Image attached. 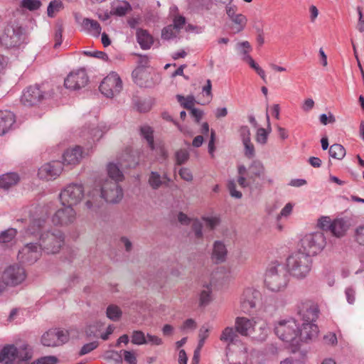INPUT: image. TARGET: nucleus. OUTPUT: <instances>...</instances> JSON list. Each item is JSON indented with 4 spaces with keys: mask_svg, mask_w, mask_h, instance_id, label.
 Wrapping results in <instances>:
<instances>
[{
    "mask_svg": "<svg viewBox=\"0 0 364 364\" xmlns=\"http://www.w3.org/2000/svg\"><path fill=\"white\" fill-rule=\"evenodd\" d=\"M53 210V203L40 204L34 207L30 212L29 225L26 230L28 236L38 238L42 250L48 254L58 252L65 242V235L61 230L53 229L44 231Z\"/></svg>",
    "mask_w": 364,
    "mask_h": 364,
    "instance_id": "1",
    "label": "nucleus"
},
{
    "mask_svg": "<svg viewBox=\"0 0 364 364\" xmlns=\"http://www.w3.org/2000/svg\"><path fill=\"white\" fill-rule=\"evenodd\" d=\"M15 122L16 117L13 112L8 110L0 111V135L7 133Z\"/></svg>",
    "mask_w": 364,
    "mask_h": 364,
    "instance_id": "25",
    "label": "nucleus"
},
{
    "mask_svg": "<svg viewBox=\"0 0 364 364\" xmlns=\"http://www.w3.org/2000/svg\"><path fill=\"white\" fill-rule=\"evenodd\" d=\"M275 334L282 341L298 346V323L292 318L278 321L274 327Z\"/></svg>",
    "mask_w": 364,
    "mask_h": 364,
    "instance_id": "7",
    "label": "nucleus"
},
{
    "mask_svg": "<svg viewBox=\"0 0 364 364\" xmlns=\"http://www.w3.org/2000/svg\"><path fill=\"white\" fill-rule=\"evenodd\" d=\"M41 2L38 0H22L21 6L29 11H35L40 8Z\"/></svg>",
    "mask_w": 364,
    "mask_h": 364,
    "instance_id": "53",
    "label": "nucleus"
},
{
    "mask_svg": "<svg viewBox=\"0 0 364 364\" xmlns=\"http://www.w3.org/2000/svg\"><path fill=\"white\" fill-rule=\"evenodd\" d=\"M121 354L124 356V360L128 364H137L136 353L132 350H122Z\"/></svg>",
    "mask_w": 364,
    "mask_h": 364,
    "instance_id": "54",
    "label": "nucleus"
},
{
    "mask_svg": "<svg viewBox=\"0 0 364 364\" xmlns=\"http://www.w3.org/2000/svg\"><path fill=\"white\" fill-rule=\"evenodd\" d=\"M136 39L142 49L150 48L154 43L152 36L146 30L141 28L136 31Z\"/></svg>",
    "mask_w": 364,
    "mask_h": 364,
    "instance_id": "31",
    "label": "nucleus"
},
{
    "mask_svg": "<svg viewBox=\"0 0 364 364\" xmlns=\"http://www.w3.org/2000/svg\"><path fill=\"white\" fill-rule=\"evenodd\" d=\"M175 158L176 164L181 165L189 159V153L185 149H180L176 152Z\"/></svg>",
    "mask_w": 364,
    "mask_h": 364,
    "instance_id": "51",
    "label": "nucleus"
},
{
    "mask_svg": "<svg viewBox=\"0 0 364 364\" xmlns=\"http://www.w3.org/2000/svg\"><path fill=\"white\" fill-rule=\"evenodd\" d=\"M31 358V353L27 345H21L19 348L14 345L5 346L0 352V362L4 364H13L16 360H27Z\"/></svg>",
    "mask_w": 364,
    "mask_h": 364,
    "instance_id": "9",
    "label": "nucleus"
},
{
    "mask_svg": "<svg viewBox=\"0 0 364 364\" xmlns=\"http://www.w3.org/2000/svg\"><path fill=\"white\" fill-rule=\"evenodd\" d=\"M82 26L85 31L95 37H98L101 33V26L95 20L87 18H84Z\"/></svg>",
    "mask_w": 364,
    "mask_h": 364,
    "instance_id": "29",
    "label": "nucleus"
},
{
    "mask_svg": "<svg viewBox=\"0 0 364 364\" xmlns=\"http://www.w3.org/2000/svg\"><path fill=\"white\" fill-rule=\"evenodd\" d=\"M326 245V238L321 232H315L304 235L300 240L298 252L312 257L320 252Z\"/></svg>",
    "mask_w": 364,
    "mask_h": 364,
    "instance_id": "6",
    "label": "nucleus"
},
{
    "mask_svg": "<svg viewBox=\"0 0 364 364\" xmlns=\"http://www.w3.org/2000/svg\"><path fill=\"white\" fill-rule=\"evenodd\" d=\"M176 99L182 107L190 110L193 108L196 102L195 97L193 95L185 97L181 95H177Z\"/></svg>",
    "mask_w": 364,
    "mask_h": 364,
    "instance_id": "41",
    "label": "nucleus"
},
{
    "mask_svg": "<svg viewBox=\"0 0 364 364\" xmlns=\"http://www.w3.org/2000/svg\"><path fill=\"white\" fill-rule=\"evenodd\" d=\"M261 299L260 292L254 287L245 288L240 297V304L242 312L250 314L252 309L256 308L257 304Z\"/></svg>",
    "mask_w": 364,
    "mask_h": 364,
    "instance_id": "12",
    "label": "nucleus"
},
{
    "mask_svg": "<svg viewBox=\"0 0 364 364\" xmlns=\"http://www.w3.org/2000/svg\"><path fill=\"white\" fill-rule=\"evenodd\" d=\"M16 235V230L14 228L8 229L2 232L0 235V242L1 243H9L15 237Z\"/></svg>",
    "mask_w": 364,
    "mask_h": 364,
    "instance_id": "45",
    "label": "nucleus"
},
{
    "mask_svg": "<svg viewBox=\"0 0 364 364\" xmlns=\"http://www.w3.org/2000/svg\"><path fill=\"white\" fill-rule=\"evenodd\" d=\"M226 13L230 19V28L233 33H238L242 31L247 23V17L237 12L235 6H226Z\"/></svg>",
    "mask_w": 364,
    "mask_h": 364,
    "instance_id": "19",
    "label": "nucleus"
},
{
    "mask_svg": "<svg viewBox=\"0 0 364 364\" xmlns=\"http://www.w3.org/2000/svg\"><path fill=\"white\" fill-rule=\"evenodd\" d=\"M245 147V155L249 159L252 158L255 156V147L250 141L242 142Z\"/></svg>",
    "mask_w": 364,
    "mask_h": 364,
    "instance_id": "59",
    "label": "nucleus"
},
{
    "mask_svg": "<svg viewBox=\"0 0 364 364\" xmlns=\"http://www.w3.org/2000/svg\"><path fill=\"white\" fill-rule=\"evenodd\" d=\"M249 65L255 70V72L259 75V77L264 80L266 81V74L264 70L259 66L257 63L252 58L250 60L247 62Z\"/></svg>",
    "mask_w": 364,
    "mask_h": 364,
    "instance_id": "56",
    "label": "nucleus"
},
{
    "mask_svg": "<svg viewBox=\"0 0 364 364\" xmlns=\"http://www.w3.org/2000/svg\"><path fill=\"white\" fill-rule=\"evenodd\" d=\"M155 152L158 160H164L167 157V151L161 143L154 144V148H150Z\"/></svg>",
    "mask_w": 364,
    "mask_h": 364,
    "instance_id": "46",
    "label": "nucleus"
},
{
    "mask_svg": "<svg viewBox=\"0 0 364 364\" xmlns=\"http://www.w3.org/2000/svg\"><path fill=\"white\" fill-rule=\"evenodd\" d=\"M227 256V249L225 245L220 241H215L213 245L212 257L217 263L223 262Z\"/></svg>",
    "mask_w": 364,
    "mask_h": 364,
    "instance_id": "30",
    "label": "nucleus"
},
{
    "mask_svg": "<svg viewBox=\"0 0 364 364\" xmlns=\"http://www.w3.org/2000/svg\"><path fill=\"white\" fill-rule=\"evenodd\" d=\"M81 133V136L84 137L87 141L88 144L91 146L92 144H95L98 141L102 136V131L97 127H93L89 129L85 128L82 130Z\"/></svg>",
    "mask_w": 364,
    "mask_h": 364,
    "instance_id": "27",
    "label": "nucleus"
},
{
    "mask_svg": "<svg viewBox=\"0 0 364 364\" xmlns=\"http://www.w3.org/2000/svg\"><path fill=\"white\" fill-rule=\"evenodd\" d=\"M333 220L328 216H323L318 220V227L323 230L329 231L331 228Z\"/></svg>",
    "mask_w": 364,
    "mask_h": 364,
    "instance_id": "50",
    "label": "nucleus"
},
{
    "mask_svg": "<svg viewBox=\"0 0 364 364\" xmlns=\"http://www.w3.org/2000/svg\"><path fill=\"white\" fill-rule=\"evenodd\" d=\"M236 50L238 54L240 55L241 59L243 61L247 63L252 58V57L250 55V53L252 50V46L248 41H245L237 43L236 44Z\"/></svg>",
    "mask_w": 364,
    "mask_h": 364,
    "instance_id": "34",
    "label": "nucleus"
},
{
    "mask_svg": "<svg viewBox=\"0 0 364 364\" xmlns=\"http://www.w3.org/2000/svg\"><path fill=\"white\" fill-rule=\"evenodd\" d=\"M63 3L60 0H53L50 2L47 8V14L49 17H54L62 9Z\"/></svg>",
    "mask_w": 364,
    "mask_h": 364,
    "instance_id": "43",
    "label": "nucleus"
},
{
    "mask_svg": "<svg viewBox=\"0 0 364 364\" xmlns=\"http://www.w3.org/2000/svg\"><path fill=\"white\" fill-rule=\"evenodd\" d=\"M345 294L348 303L353 304L355 301V290L353 287H348L345 290Z\"/></svg>",
    "mask_w": 364,
    "mask_h": 364,
    "instance_id": "61",
    "label": "nucleus"
},
{
    "mask_svg": "<svg viewBox=\"0 0 364 364\" xmlns=\"http://www.w3.org/2000/svg\"><path fill=\"white\" fill-rule=\"evenodd\" d=\"M297 314L300 316L301 323H298V345L301 342H307L316 338L318 328L315 323L318 317V306L311 300H300L296 304Z\"/></svg>",
    "mask_w": 364,
    "mask_h": 364,
    "instance_id": "2",
    "label": "nucleus"
},
{
    "mask_svg": "<svg viewBox=\"0 0 364 364\" xmlns=\"http://www.w3.org/2000/svg\"><path fill=\"white\" fill-rule=\"evenodd\" d=\"M212 286L210 284H204L200 291L199 300L200 306H206L211 301Z\"/></svg>",
    "mask_w": 364,
    "mask_h": 364,
    "instance_id": "36",
    "label": "nucleus"
},
{
    "mask_svg": "<svg viewBox=\"0 0 364 364\" xmlns=\"http://www.w3.org/2000/svg\"><path fill=\"white\" fill-rule=\"evenodd\" d=\"M247 170L255 179L262 177L265 172L263 164L257 160L253 161L247 168Z\"/></svg>",
    "mask_w": 364,
    "mask_h": 364,
    "instance_id": "35",
    "label": "nucleus"
},
{
    "mask_svg": "<svg viewBox=\"0 0 364 364\" xmlns=\"http://www.w3.org/2000/svg\"><path fill=\"white\" fill-rule=\"evenodd\" d=\"M122 90V82L119 75L114 72L110 73L102 81L100 90L102 95L109 98L117 95Z\"/></svg>",
    "mask_w": 364,
    "mask_h": 364,
    "instance_id": "11",
    "label": "nucleus"
},
{
    "mask_svg": "<svg viewBox=\"0 0 364 364\" xmlns=\"http://www.w3.org/2000/svg\"><path fill=\"white\" fill-rule=\"evenodd\" d=\"M69 340L68 331L52 328L43 334L41 343L48 347H55L67 343Z\"/></svg>",
    "mask_w": 364,
    "mask_h": 364,
    "instance_id": "13",
    "label": "nucleus"
},
{
    "mask_svg": "<svg viewBox=\"0 0 364 364\" xmlns=\"http://www.w3.org/2000/svg\"><path fill=\"white\" fill-rule=\"evenodd\" d=\"M196 321L192 318H188L186 320L181 326V330L188 332L194 331L196 328Z\"/></svg>",
    "mask_w": 364,
    "mask_h": 364,
    "instance_id": "60",
    "label": "nucleus"
},
{
    "mask_svg": "<svg viewBox=\"0 0 364 364\" xmlns=\"http://www.w3.org/2000/svg\"><path fill=\"white\" fill-rule=\"evenodd\" d=\"M269 134V132H267L265 129L259 128L257 130V133H256V137H255L256 141L258 144H260L262 145L265 144L267 141V138H268Z\"/></svg>",
    "mask_w": 364,
    "mask_h": 364,
    "instance_id": "49",
    "label": "nucleus"
},
{
    "mask_svg": "<svg viewBox=\"0 0 364 364\" xmlns=\"http://www.w3.org/2000/svg\"><path fill=\"white\" fill-rule=\"evenodd\" d=\"M25 269L20 265L14 264L8 267L2 274V279L6 286H17L26 279Z\"/></svg>",
    "mask_w": 364,
    "mask_h": 364,
    "instance_id": "15",
    "label": "nucleus"
},
{
    "mask_svg": "<svg viewBox=\"0 0 364 364\" xmlns=\"http://www.w3.org/2000/svg\"><path fill=\"white\" fill-rule=\"evenodd\" d=\"M293 207L294 205L292 203H287L285 206L282 209L280 213L277 215V220L282 218H288L292 213Z\"/></svg>",
    "mask_w": 364,
    "mask_h": 364,
    "instance_id": "58",
    "label": "nucleus"
},
{
    "mask_svg": "<svg viewBox=\"0 0 364 364\" xmlns=\"http://www.w3.org/2000/svg\"><path fill=\"white\" fill-rule=\"evenodd\" d=\"M220 341L226 345V350L229 351L234 346H239L242 344L239 333L232 326H227L221 331Z\"/></svg>",
    "mask_w": 364,
    "mask_h": 364,
    "instance_id": "21",
    "label": "nucleus"
},
{
    "mask_svg": "<svg viewBox=\"0 0 364 364\" xmlns=\"http://www.w3.org/2000/svg\"><path fill=\"white\" fill-rule=\"evenodd\" d=\"M63 206L58 209L51 218V221L55 225L68 226L76 220L77 213L73 206L68 205Z\"/></svg>",
    "mask_w": 364,
    "mask_h": 364,
    "instance_id": "16",
    "label": "nucleus"
},
{
    "mask_svg": "<svg viewBox=\"0 0 364 364\" xmlns=\"http://www.w3.org/2000/svg\"><path fill=\"white\" fill-rule=\"evenodd\" d=\"M63 170V163L60 161H52L41 166L38 172L40 179L46 181L56 179Z\"/></svg>",
    "mask_w": 364,
    "mask_h": 364,
    "instance_id": "18",
    "label": "nucleus"
},
{
    "mask_svg": "<svg viewBox=\"0 0 364 364\" xmlns=\"http://www.w3.org/2000/svg\"><path fill=\"white\" fill-rule=\"evenodd\" d=\"M141 135L145 139L150 148H154L153 130L149 126H143L141 127Z\"/></svg>",
    "mask_w": 364,
    "mask_h": 364,
    "instance_id": "42",
    "label": "nucleus"
},
{
    "mask_svg": "<svg viewBox=\"0 0 364 364\" xmlns=\"http://www.w3.org/2000/svg\"><path fill=\"white\" fill-rule=\"evenodd\" d=\"M181 178L186 181H192L193 177L191 171L187 168H181L178 172Z\"/></svg>",
    "mask_w": 364,
    "mask_h": 364,
    "instance_id": "63",
    "label": "nucleus"
},
{
    "mask_svg": "<svg viewBox=\"0 0 364 364\" xmlns=\"http://www.w3.org/2000/svg\"><path fill=\"white\" fill-rule=\"evenodd\" d=\"M58 359L55 356L48 355L41 357L34 360L31 364H56Z\"/></svg>",
    "mask_w": 364,
    "mask_h": 364,
    "instance_id": "57",
    "label": "nucleus"
},
{
    "mask_svg": "<svg viewBox=\"0 0 364 364\" xmlns=\"http://www.w3.org/2000/svg\"><path fill=\"white\" fill-rule=\"evenodd\" d=\"M132 343L135 345H143L146 343V338L144 333L141 331H134L132 335Z\"/></svg>",
    "mask_w": 364,
    "mask_h": 364,
    "instance_id": "47",
    "label": "nucleus"
},
{
    "mask_svg": "<svg viewBox=\"0 0 364 364\" xmlns=\"http://www.w3.org/2000/svg\"><path fill=\"white\" fill-rule=\"evenodd\" d=\"M350 223L344 218H336L333 220L330 232L336 237H343L350 228Z\"/></svg>",
    "mask_w": 364,
    "mask_h": 364,
    "instance_id": "26",
    "label": "nucleus"
},
{
    "mask_svg": "<svg viewBox=\"0 0 364 364\" xmlns=\"http://www.w3.org/2000/svg\"><path fill=\"white\" fill-rule=\"evenodd\" d=\"M320 122L323 124L326 125L330 123H334L336 122L335 117L332 113H328L327 115L326 114H321L319 117Z\"/></svg>",
    "mask_w": 364,
    "mask_h": 364,
    "instance_id": "64",
    "label": "nucleus"
},
{
    "mask_svg": "<svg viewBox=\"0 0 364 364\" xmlns=\"http://www.w3.org/2000/svg\"><path fill=\"white\" fill-rule=\"evenodd\" d=\"M328 153L331 157L341 160L346 156V149L342 145L334 144L330 146Z\"/></svg>",
    "mask_w": 364,
    "mask_h": 364,
    "instance_id": "39",
    "label": "nucleus"
},
{
    "mask_svg": "<svg viewBox=\"0 0 364 364\" xmlns=\"http://www.w3.org/2000/svg\"><path fill=\"white\" fill-rule=\"evenodd\" d=\"M20 180L18 173L9 172L0 176V188L8 190L16 185Z\"/></svg>",
    "mask_w": 364,
    "mask_h": 364,
    "instance_id": "28",
    "label": "nucleus"
},
{
    "mask_svg": "<svg viewBox=\"0 0 364 364\" xmlns=\"http://www.w3.org/2000/svg\"><path fill=\"white\" fill-rule=\"evenodd\" d=\"M106 315L109 319L113 321H117L122 316V311L118 306L110 304L107 308Z\"/></svg>",
    "mask_w": 364,
    "mask_h": 364,
    "instance_id": "38",
    "label": "nucleus"
},
{
    "mask_svg": "<svg viewBox=\"0 0 364 364\" xmlns=\"http://www.w3.org/2000/svg\"><path fill=\"white\" fill-rule=\"evenodd\" d=\"M178 32L172 25H169L162 30L161 38L164 40H170L175 38Z\"/></svg>",
    "mask_w": 364,
    "mask_h": 364,
    "instance_id": "48",
    "label": "nucleus"
},
{
    "mask_svg": "<svg viewBox=\"0 0 364 364\" xmlns=\"http://www.w3.org/2000/svg\"><path fill=\"white\" fill-rule=\"evenodd\" d=\"M269 332V330L267 324L265 322H262L259 325L257 330H256L255 328H254L253 333L251 336L254 341L257 342H264L266 341Z\"/></svg>",
    "mask_w": 364,
    "mask_h": 364,
    "instance_id": "33",
    "label": "nucleus"
},
{
    "mask_svg": "<svg viewBox=\"0 0 364 364\" xmlns=\"http://www.w3.org/2000/svg\"><path fill=\"white\" fill-rule=\"evenodd\" d=\"M228 188L230 192V196L232 198L240 199L242 198V194L240 191L236 189V183L234 180H230L228 181Z\"/></svg>",
    "mask_w": 364,
    "mask_h": 364,
    "instance_id": "55",
    "label": "nucleus"
},
{
    "mask_svg": "<svg viewBox=\"0 0 364 364\" xmlns=\"http://www.w3.org/2000/svg\"><path fill=\"white\" fill-rule=\"evenodd\" d=\"M257 324L255 318H248L245 316H237L235 321V327L240 336H251L254 328Z\"/></svg>",
    "mask_w": 364,
    "mask_h": 364,
    "instance_id": "22",
    "label": "nucleus"
},
{
    "mask_svg": "<svg viewBox=\"0 0 364 364\" xmlns=\"http://www.w3.org/2000/svg\"><path fill=\"white\" fill-rule=\"evenodd\" d=\"M46 97V92L38 86H31L23 92L21 102L25 106H33L40 103Z\"/></svg>",
    "mask_w": 364,
    "mask_h": 364,
    "instance_id": "20",
    "label": "nucleus"
},
{
    "mask_svg": "<svg viewBox=\"0 0 364 364\" xmlns=\"http://www.w3.org/2000/svg\"><path fill=\"white\" fill-rule=\"evenodd\" d=\"M202 220L204 222L205 227L210 230H214L220 223V218L218 215L203 216Z\"/></svg>",
    "mask_w": 364,
    "mask_h": 364,
    "instance_id": "44",
    "label": "nucleus"
},
{
    "mask_svg": "<svg viewBox=\"0 0 364 364\" xmlns=\"http://www.w3.org/2000/svg\"><path fill=\"white\" fill-rule=\"evenodd\" d=\"M132 158L130 154L125 153L117 159V163L110 162L107 165V174L113 182L118 183L124 179L121 169L136 166L137 163Z\"/></svg>",
    "mask_w": 364,
    "mask_h": 364,
    "instance_id": "8",
    "label": "nucleus"
},
{
    "mask_svg": "<svg viewBox=\"0 0 364 364\" xmlns=\"http://www.w3.org/2000/svg\"><path fill=\"white\" fill-rule=\"evenodd\" d=\"M87 197L85 203L87 208L96 211L100 205L102 199L107 203H119L123 198V191L118 183L105 179L102 183L90 190Z\"/></svg>",
    "mask_w": 364,
    "mask_h": 364,
    "instance_id": "3",
    "label": "nucleus"
},
{
    "mask_svg": "<svg viewBox=\"0 0 364 364\" xmlns=\"http://www.w3.org/2000/svg\"><path fill=\"white\" fill-rule=\"evenodd\" d=\"M84 196V188L82 184L70 183L61 191L59 197L62 205L73 206L80 203Z\"/></svg>",
    "mask_w": 364,
    "mask_h": 364,
    "instance_id": "10",
    "label": "nucleus"
},
{
    "mask_svg": "<svg viewBox=\"0 0 364 364\" xmlns=\"http://www.w3.org/2000/svg\"><path fill=\"white\" fill-rule=\"evenodd\" d=\"M264 284L272 291H279L286 288L288 284L287 270L282 264L269 266L266 272Z\"/></svg>",
    "mask_w": 364,
    "mask_h": 364,
    "instance_id": "5",
    "label": "nucleus"
},
{
    "mask_svg": "<svg viewBox=\"0 0 364 364\" xmlns=\"http://www.w3.org/2000/svg\"><path fill=\"white\" fill-rule=\"evenodd\" d=\"M42 248L38 242H28L18 253V259L26 264H33L41 256Z\"/></svg>",
    "mask_w": 364,
    "mask_h": 364,
    "instance_id": "14",
    "label": "nucleus"
},
{
    "mask_svg": "<svg viewBox=\"0 0 364 364\" xmlns=\"http://www.w3.org/2000/svg\"><path fill=\"white\" fill-rule=\"evenodd\" d=\"M312 267V259L301 252H295L287 259V268L289 274L296 279L306 278Z\"/></svg>",
    "mask_w": 364,
    "mask_h": 364,
    "instance_id": "4",
    "label": "nucleus"
},
{
    "mask_svg": "<svg viewBox=\"0 0 364 364\" xmlns=\"http://www.w3.org/2000/svg\"><path fill=\"white\" fill-rule=\"evenodd\" d=\"M132 10V6L127 1H121L112 7V14L123 16Z\"/></svg>",
    "mask_w": 364,
    "mask_h": 364,
    "instance_id": "37",
    "label": "nucleus"
},
{
    "mask_svg": "<svg viewBox=\"0 0 364 364\" xmlns=\"http://www.w3.org/2000/svg\"><path fill=\"white\" fill-rule=\"evenodd\" d=\"M192 230L196 238L200 239L203 237V223L198 219H195L191 223Z\"/></svg>",
    "mask_w": 364,
    "mask_h": 364,
    "instance_id": "52",
    "label": "nucleus"
},
{
    "mask_svg": "<svg viewBox=\"0 0 364 364\" xmlns=\"http://www.w3.org/2000/svg\"><path fill=\"white\" fill-rule=\"evenodd\" d=\"M353 239L356 244L364 247V223L360 224L354 228Z\"/></svg>",
    "mask_w": 364,
    "mask_h": 364,
    "instance_id": "40",
    "label": "nucleus"
},
{
    "mask_svg": "<svg viewBox=\"0 0 364 364\" xmlns=\"http://www.w3.org/2000/svg\"><path fill=\"white\" fill-rule=\"evenodd\" d=\"M83 157L82 149L80 146H76L71 149H68L63 155V165H76L80 163Z\"/></svg>",
    "mask_w": 364,
    "mask_h": 364,
    "instance_id": "23",
    "label": "nucleus"
},
{
    "mask_svg": "<svg viewBox=\"0 0 364 364\" xmlns=\"http://www.w3.org/2000/svg\"><path fill=\"white\" fill-rule=\"evenodd\" d=\"M89 79L85 69H78L70 73L65 79L64 85L66 88L77 90L85 87Z\"/></svg>",
    "mask_w": 364,
    "mask_h": 364,
    "instance_id": "17",
    "label": "nucleus"
},
{
    "mask_svg": "<svg viewBox=\"0 0 364 364\" xmlns=\"http://www.w3.org/2000/svg\"><path fill=\"white\" fill-rule=\"evenodd\" d=\"M239 134L242 141H250V130L247 126H242L239 129Z\"/></svg>",
    "mask_w": 364,
    "mask_h": 364,
    "instance_id": "62",
    "label": "nucleus"
},
{
    "mask_svg": "<svg viewBox=\"0 0 364 364\" xmlns=\"http://www.w3.org/2000/svg\"><path fill=\"white\" fill-rule=\"evenodd\" d=\"M169 178H168L166 174L161 176L158 172L151 171L150 173L148 182L153 189L156 190L163 184H166V182L169 181Z\"/></svg>",
    "mask_w": 364,
    "mask_h": 364,
    "instance_id": "32",
    "label": "nucleus"
},
{
    "mask_svg": "<svg viewBox=\"0 0 364 364\" xmlns=\"http://www.w3.org/2000/svg\"><path fill=\"white\" fill-rule=\"evenodd\" d=\"M255 178L250 173L245 165L240 164L237 166V182L241 188L251 187L255 182Z\"/></svg>",
    "mask_w": 364,
    "mask_h": 364,
    "instance_id": "24",
    "label": "nucleus"
}]
</instances>
